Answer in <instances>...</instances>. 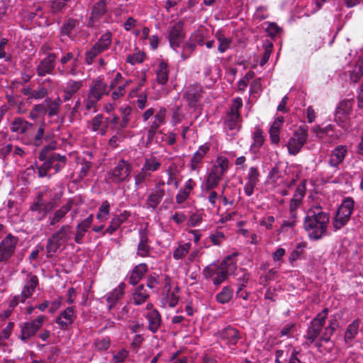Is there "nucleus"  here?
I'll use <instances>...</instances> for the list:
<instances>
[{"mask_svg":"<svg viewBox=\"0 0 363 363\" xmlns=\"http://www.w3.org/2000/svg\"><path fill=\"white\" fill-rule=\"evenodd\" d=\"M56 147L57 142L52 140L45 145L40 151L38 159L43 162V163L39 166L35 164L39 178H44L45 177L50 178L51 175L48 174V173L51 169H53L54 173L57 174L61 172L66 166L67 158L65 155H61L57 152H50L55 150Z\"/></svg>","mask_w":363,"mask_h":363,"instance_id":"nucleus-1","label":"nucleus"},{"mask_svg":"<svg viewBox=\"0 0 363 363\" xmlns=\"http://www.w3.org/2000/svg\"><path fill=\"white\" fill-rule=\"evenodd\" d=\"M330 214L323 211L319 205L313 206L307 211L303 228L311 240H318L326 235Z\"/></svg>","mask_w":363,"mask_h":363,"instance_id":"nucleus-2","label":"nucleus"},{"mask_svg":"<svg viewBox=\"0 0 363 363\" xmlns=\"http://www.w3.org/2000/svg\"><path fill=\"white\" fill-rule=\"evenodd\" d=\"M109 89H113V79L111 80L108 86L107 83L104 82V79L98 77L93 81L92 85L90 86L87 98L84 101V104L86 110H94L95 112L96 106L99 101L101 99L103 95L108 94Z\"/></svg>","mask_w":363,"mask_h":363,"instance_id":"nucleus-3","label":"nucleus"},{"mask_svg":"<svg viewBox=\"0 0 363 363\" xmlns=\"http://www.w3.org/2000/svg\"><path fill=\"white\" fill-rule=\"evenodd\" d=\"M72 234V228L67 224L62 225L59 230L55 232L47 241V257H52L62 245L67 244L71 239Z\"/></svg>","mask_w":363,"mask_h":363,"instance_id":"nucleus-4","label":"nucleus"},{"mask_svg":"<svg viewBox=\"0 0 363 363\" xmlns=\"http://www.w3.org/2000/svg\"><path fill=\"white\" fill-rule=\"evenodd\" d=\"M354 206V201L351 197H347L342 201L333 220L335 230L341 229L349 222Z\"/></svg>","mask_w":363,"mask_h":363,"instance_id":"nucleus-5","label":"nucleus"},{"mask_svg":"<svg viewBox=\"0 0 363 363\" xmlns=\"http://www.w3.org/2000/svg\"><path fill=\"white\" fill-rule=\"evenodd\" d=\"M328 313V309L325 308L311 321L310 325L304 335L307 344H312L318 337H320V332L325 324Z\"/></svg>","mask_w":363,"mask_h":363,"instance_id":"nucleus-6","label":"nucleus"},{"mask_svg":"<svg viewBox=\"0 0 363 363\" xmlns=\"http://www.w3.org/2000/svg\"><path fill=\"white\" fill-rule=\"evenodd\" d=\"M18 238L9 233L0 242V263H6L14 255Z\"/></svg>","mask_w":363,"mask_h":363,"instance_id":"nucleus-7","label":"nucleus"},{"mask_svg":"<svg viewBox=\"0 0 363 363\" xmlns=\"http://www.w3.org/2000/svg\"><path fill=\"white\" fill-rule=\"evenodd\" d=\"M45 124L42 123L40 125L35 124V128L27 133L22 140L27 145L40 147L43 145V140H48V136L45 135Z\"/></svg>","mask_w":363,"mask_h":363,"instance_id":"nucleus-8","label":"nucleus"},{"mask_svg":"<svg viewBox=\"0 0 363 363\" xmlns=\"http://www.w3.org/2000/svg\"><path fill=\"white\" fill-rule=\"evenodd\" d=\"M307 139V130L299 128L296 130L293 135L289 139L287 143L289 154L291 155H296L299 153L303 145L306 143Z\"/></svg>","mask_w":363,"mask_h":363,"instance_id":"nucleus-9","label":"nucleus"},{"mask_svg":"<svg viewBox=\"0 0 363 363\" xmlns=\"http://www.w3.org/2000/svg\"><path fill=\"white\" fill-rule=\"evenodd\" d=\"M235 255L227 256L219 264V269L216 272V277L213 279L215 285H219L228 278V274L233 272L236 268V262L234 260Z\"/></svg>","mask_w":363,"mask_h":363,"instance_id":"nucleus-10","label":"nucleus"},{"mask_svg":"<svg viewBox=\"0 0 363 363\" xmlns=\"http://www.w3.org/2000/svg\"><path fill=\"white\" fill-rule=\"evenodd\" d=\"M108 12L106 0H100L92 6L90 16L87 19V27L94 28Z\"/></svg>","mask_w":363,"mask_h":363,"instance_id":"nucleus-11","label":"nucleus"},{"mask_svg":"<svg viewBox=\"0 0 363 363\" xmlns=\"http://www.w3.org/2000/svg\"><path fill=\"white\" fill-rule=\"evenodd\" d=\"M57 54L49 52L43 58L36 67V73L38 77H43L48 74H53L56 65Z\"/></svg>","mask_w":363,"mask_h":363,"instance_id":"nucleus-12","label":"nucleus"},{"mask_svg":"<svg viewBox=\"0 0 363 363\" xmlns=\"http://www.w3.org/2000/svg\"><path fill=\"white\" fill-rule=\"evenodd\" d=\"M203 87L199 84H191L186 87L184 98L191 108H196L203 96Z\"/></svg>","mask_w":363,"mask_h":363,"instance_id":"nucleus-13","label":"nucleus"},{"mask_svg":"<svg viewBox=\"0 0 363 363\" xmlns=\"http://www.w3.org/2000/svg\"><path fill=\"white\" fill-rule=\"evenodd\" d=\"M164 184V182H159L154 188L150 189V193L145 202L147 208L155 210L160 203L165 195V191L162 187Z\"/></svg>","mask_w":363,"mask_h":363,"instance_id":"nucleus-14","label":"nucleus"},{"mask_svg":"<svg viewBox=\"0 0 363 363\" xmlns=\"http://www.w3.org/2000/svg\"><path fill=\"white\" fill-rule=\"evenodd\" d=\"M77 318L74 306H69L62 311L56 318L55 322L62 330H65L72 325Z\"/></svg>","mask_w":363,"mask_h":363,"instance_id":"nucleus-15","label":"nucleus"},{"mask_svg":"<svg viewBox=\"0 0 363 363\" xmlns=\"http://www.w3.org/2000/svg\"><path fill=\"white\" fill-rule=\"evenodd\" d=\"M94 220L93 214H90L86 218L80 221L75 227L74 242L82 245L84 242V238Z\"/></svg>","mask_w":363,"mask_h":363,"instance_id":"nucleus-16","label":"nucleus"},{"mask_svg":"<svg viewBox=\"0 0 363 363\" xmlns=\"http://www.w3.org/2000/svg\"><path fill=\"white\" fill-rule=\"evenodd\" d=\"M306 189L304 183H301L298 185L293 197L290 200L289 213L297 215L296 210L302 203L303 199L306 195Z\"/></svg>","mask_w":363,"mask_h":363,"instance_id":"nucleus-17","label":"nucleus"},{"mask_svg":"<svg viewBox=\"0 0 363 363\" xmlns=\"http://www.w3.org/2000/svg\"><path fill=\"white\" fill-rule=\"evenodd\" d=\"M35 128V124L31 123L21 117H17L13 119L10 125V130L13 133H16L26 136L27 133Z\"/></svg>","mask_w":363,"mask_h":363,"instance_id":"nucleus-18","label":"nucleus"},{"mask_svg":"<svg viewBox=\"0 0 363 363\" xmlns=\"http://www.w3.org/2000/svg\"><path fill=\"white\" fill-rule=\"evenodd\" d=\"M352 107V104L350 100H344L339 104L336 108L335 120L340 125L344 126L343 123L347 119Z\"/></svg>","mask_w":363,"mask_h":363,"instance_id":"nucleus-19","label":"nucleus"},{"mask_svg":"<svg viewBox=\"0 0 363 363\" xmlns=\"http://www.w3.org/2000/svg\"><path fill=\"white\" fill-rule=\"evenodd\" d=\"M183 26L184 22L180 21L174 25L169 30L168 38L171 47L174 49L178 48L184 39Z\"/></svg>","mask_w":363,"mask_h":363,"instance_id":"nucleus-20","label":"nucleus"},{"mask_svg":"<svg viewBox=\"0 0 363 363\" xmlns=\"http://www.w3.org/2000/svg\"><path fill=\"white\" fill-rule=\"evenodd\" d=\"M38 283V278L36 275L31 273L27 274L26 281L21 293L23 301H26L32 296Z\"/></svg>","mask_w":363,"mask_h":363,"instance_id":"nucleus-21","label":"nucleus"},{"mask_svg":"<svg viewBox=\"0 0 363 363\" xmlns=\"http://www.w3.org/2000/svg\"><path fill=\"white\" fill-rule=\"evenodd\" d=\"M347 154V147L346 145H337L330 155L329 164L334 168H338L342 164Z\"/></svg>","mask_w":363,"mask_h":363,"instance_id":"nucleus-22","label":"nucleus"},{"mask_svg":"<svg viewBox=\"0 0 363 363\" xmlns=\"http://www.w3.org/2000/svg\"><path fill=\"white\" fill-rule=\"evenodd\" d=\"M74 199H69L65 205L55 211L52 216H50L49 225L52 226L60 223L65 217L67 213L72 209Z\"/></svg>","mask_w":363,"mask_h":363,"instance_id":"nucleus-23","label":"nucleus"},{"mask_svg":"<svg viewBox=\"0 0 363 363\" xmlns=\"http://www.w3.org/2000/svg\"><path fill=\"white\" fill-rule=\"evenodd\" d=\"M220 338L229 346L235 345L240 338V332L235 328L228 327L220 333Z\"/></svg>","mask_w":363,"mask_h":363,"instance_id":"nucleus-24","label":"nucleus"},{"mask_svg":"<svg viewBox=\"0 0 363 363\" xmlns=\"http://www.w3.org/2000/svg\"><path fill=\"white\" fill-rule=\"evenodd\" d=\"M210 146L208 144L201 145L198 150L194 154L190 160V168L192 171H199V164L208 152Z\"/></svg>","mask_w":363,"mask_h":363,"instance_id":"nucleus-25","label":"nucleus"},{"mask_svg":"<svg viewBox=\"0 0 363 363\" xmlns=\"http://www.w3.org/2000/svg\"><path fill=\"white\" fill-rule=\"evenodd\" d=\"M224 174L223 172L212 167L207 175L206 182V190H211L216 187Z\"/></svg>","mask_w":363,"mask_h":363,"instance_id":"nucleus-26","label":"nucleus"},{"mask_svg":"<svg viewBox=\"0 0 363 363\" xmlns=\"http://www.w3.org/2000/svg\"><path fill=\"white\" fill-rule=\"evenodd\" d=\"M140 242L138 245V255L141 257H147L150 255V247L149 245V239L145 230H140Z\"/></svg>","mask_w":363,"mask_h":363,"instance_id":"nucleus-27","label":"nucleus"},{"mask_svg":"<svg viewBox=\"0 0 363 363\" xmlns=\"http://www.w3.org/2000/svg\"><path fill=\"white\" fill-rule=\"evenodd\" d=\"M196 186L195 182L192 179H189L184 186L176 195V201L179 204L184 203L189 197L191 191Z\"/></svg>","mask_w":363,"mask_h":363,"instance_id":"nucleus-28","label":"nucleus"},{"mask_svg":"<svg viewBox=\"0 0 363 363\" xmlns=\"http://www.w3.org/2000/svg\"><path fill=\"white\" fill-rule=\"evenodd\" d=\"M146 318L148 320L149 329L152 333L157 332L161 325V316L159 312L157 310H151L147 313Z\"/></svg>","mask_w":363,"mask_h":363,"instance_id":"nucleus-29","label":"nucleus"},{"mask_svg":"<svg viewBox=\"0 0 363 363\" xmlns=\"http://www.w3.org/2000/svg\"><path fill=\"white\" fill-rule=\"evenodd\" d=\"M130 172V166L125 160H121L117 167H115V179L118 181L124 180Z\"/></svg>","mask_w":363,"mask_h":363,"instance_id":"nucleus-30","label":"nucleus"},{"mask_svg":"<svg viewBox=\"0 0 363 363\" xmlns=\"http://www.w3.org/2000/svg\"><path fill=\"white\" fill-rule=\"evenodd\" d=\"M147 270V266L146 264H140L134 267L132 270L130 277L129 282L133 285H135L143 278V275Z\"/></svg>","mask_w":363,"mask_h":363,"instance_id":"nucleus-31","label":"nucleus"},{"mask_svg":"<svg viewBox=\"0 0 363 363\" xmlns=\"http://www.w3.org/2000/svg\"><path fill=\"white\" fill-rule=\"evenodd\" d=\"M133 302L135 305H141L149 297V293L143 285L137 286L132 294Z\"/></svg>","mask_w":363,"mask_h":363,"instance_id":"nucleus-32","label":"nucleus"},{"mask_svg":"<svg viewBox=\"0 0 363 363\" xmlns=\"http://www.w3.org/2000/svg\"><path fill=\"white\" fill-rule=\"evenodd\" d=\"M179 288L177 286L172 292L164 294L161 299V303L163 307L168 306L170 308H174L178 303L179 296L177 295Z\"/></svg>","mask_w":363,"mask_h":363,"instance_id":"nucleus-33","label":"nucleus"},{"mask_svg":"<svg viewBox=\"0 0 363 363\" xmlns=\"http://www.w3.org/2000/svg\"><path fill=\"white\" fill-rule=\"evenodd\" d=\"M43 195V192H39L36 197L35 198L34 202L30 206L29 210L33 213H35V218L37 220L40 221L43 220L45 218H41L40 216H43V208H42V196Z\"/></svg>","mask_w":363,"mask_h":363,"instance_id":"nucleus-34","label":"nucleus"},{"mask_svg":"<svg viewBox=\"0 0 363 363\" xmlns=\"http://www.w3.org/2000/svg\"><path fill=\"white\" fill-rule=\"evenodd\" d=\"M161 166V162L155 156H150L145 159V162L142 169L147 173L154 172L157 171Z\"/></svg>","mask_w":363,"mask_h":363,"instance_id":"nucleus-35","label":"nucleus"},{"mask_svg":"<svg viewBox=\"0 0 363 363\" xmlns=\"http://www.w3.org/2000/svg\"><path fill=\"white\" fill-rule=\"evenodd\" d=\"M240 113H234L228 111L225 122L230 130L238 131L240 129Z\"/></svg>","mask_w":363,"mask_h":363,"instance_id":"nucleus-36","label":"nucleus"},{"mask_svg":"<svg viewBox=\"0 0 363 363\" xmlns=\"http://www.w3.org/2000/svg\"><path fill=\"white\" fill-rule=\"evenodd\" d=\"M156 74L157 82L162 85L165 84L169 79L167 64L164 62H160L156 71Z\"/></svg>","mask_w":363,"mask_h":363,"instance_id":"nucleus-37","label":"nucleus"},{"mask_svg":"<svg viewBox=\"0 0 363 363\" xmlns=\"http://www.w3.org/2000/svg\"><path fill=\"white\" fill-rule=\"evenodd\" d=\"M360 320L355 319L347 328L345 333V340L346 342L353 340L359 332Z\"/></svg>","mask_w":363,"mask_h":363,"instance_id":"nucleus-38","label":"nucleus"},{"mask_svg":"<svg viewBox=\"0 0 363 363\" xmlns=\"http://www.w3.org/2000/svg\"><path fill=\"white\" fill-rule=\"evenodd\" d=\"M233 290L230 286H225L222 291L216 294V300L221 303L225 304L228 303L233 298Z\"/></svg>","mask_w":363,"mask_h":363,"instance_id":"nucleus-39","label":"nucleus"},{"mask_svg":"<svg viewBox=\"0 0 363 363\" xmlns=\"http://www.w3.org/2000/svg\"><path fill=\"white\" fill-rule=\"evenodd\" d=\"M78 21L73 18H69L65 21L60 28V33L62 35L69 37L72 30L78 25Z\"/></svg>","mask_w":363,"mask_h":363,"instance_id":"nucleus-40","label":"nucleus"},{"mask_svg":"<svg viewBox=\"0 0 363 363\" xmlns=\"http://www.w3.org/2000/svg\"><path fill=\"white\" fill-rule=\"evenodd\" d=\"M112 41V33L111 32H107L103 34L99 40L95 43V46H96L101 51H105L111 45Z\"/></svg>","mask_w":363,"mask_h":363,"instance_id":"nucleus-41","label":"nucleus"},{"mask_svg":"<svg viewBox=\"0 0 363 363\" xmlns=\"http://www.w3.org/2000/svg\"><path fill=\"white\" fill-rule=\"evenodd\" d=\"M35 177V169L33 165L27 167L21 174V179L24 185L30 184Z\"/></svg>","mask_w":363,"mask_h":363,"instance_id":"nucleus-42","label":"nucleus"},{"mask_svg":"<svg viewBox=\"0 0 363 363\" xmlns=\"http://www.w3.org/2000/svg\"><path fill=\"white\" fill-rule=\"evenodd\" d=\"M216 37L219 42L218 50L220 53L225 52L229 48L231 43V39L226 38L221 32L218 31L216 33Z\"/></svg>","mask_w":363,"mask_h":363,"instance_id":"nucleus-43","label":"nucleus"},{"mask_svg":"<svg viewBox=\"0 0 363 363\" xmlns=\"http://www.w3.org/2000/svg\"><path fill=\"white\" fill-rule=\"evenodd\" d=\"M252 138L253 143L251 145V149L258 150L259 147L262 146L264 141L263 131L260 128H256L255 130L253 133Z\"/></svg>","mask_w":363,"mask_h":363,"instance_id":"nucleus-44","label":"nucleus"},{"mask_svg":"<svg viewBox=\"0 0 363 363\" xmlns=\"http://www.w3.org/2000/svg\"><path fill=\"white\" fill-rule=\"evenodd\" d=\"M212 167L225 174L229 169V160L224 156H218Z\"/></svg>","mask_w":363,"mask_h":363,"instance_id":"nucleus-45","label":"nucleus"},{"mask_svg":"<svg viewBox=\"0 0 363 363\" xmlns=\"http://www.w3.org/2000/svg\"><path fill=\"white\" fill-rule=\"evenodd\" d=\"M45 101L48 105V108L47 109L48 116L52 117L57 115L59 111V102L60 101V98H57L54 101H51L50 98H47Z\"/></svg>","mask_w":363,"mask_h":363,"instance_id":"nucleus-46","label":"nucleus"},{"mask_svg":"<svg viewBox=\"0 0 363 363\" xmlns=\"http://www.w3.org/2000/svg\"><path fill=\"white\" fill-rule=\"evenodd\" d=\"M165 109L161 108L154 116V121L150 127L157 130L165 121Z\"/></svg>","mask_w":363,"mask_h":363,"instance_id":"nucleus-47","label":"nucleus"},{"mask_svg":"<svg viewBox=\"0 0 363 363\" xmlns=\"http://www.w3.org/2000/svg\"><path fill=\"white\" fill-rule=\"evenodd\" d=\"M191 244L189 242L184 243L179 245L173 253V257L175 259H179L183 258L189 251Z\"/></svg>","mask_w":363,"mask_h":363,"instance_id":"nucleus-48","label":"nucleus"},{"mask_svg":"<svg viewBox=\"0 0 363 363\" xmlns=\"http://www.w3.org/2000/svg\"><path fill=\"white\" fill-rule=\"evenodd\" d=\"M110 211V204L108 201H104L101 205L96 218L101 221L105 220L108 218Z\"/></svg>","mask_w":363,"mask_h":363,"instance_id":"nucleus-49","label":"nucleus"},{"mask_svg":"<svg viewBox=\"0 0 363 363\" xmlns=\"http://www.w3.org/2000/svg\"><path fill=\"white\" fill-rule=\"evenodd\" d=\"M101 52L96 46L94 45L89 50L85 53V62L87 65H91L94 59Z\"/></svg>","mask_w":363,"mask_h":363,"instance_id":"nucleus-50","label":"nucleus"},{"mask_svg":"<svg viewBox=\"0 0 363 363\" xmlns=\"http://www.w3.org/2000/svg\"><path fill=\"white\" fill-rule=\"evenodd\" d=\"M206 33V30H197L191 35L190 40L198 45L202 46L205 43Z\"/></svg>","mask_w":363,"mask_h":363,"instance_id":"nucleus-51","label":"nucleus"},{"mask_svg":"<svg viewBox=\"0 0 363 363\" xmlns=\"http://www.w3.org/2000/svg\"><path fill=\"white\" fill-rule=\"evenodd\" d=\"M120 111L122 115V119L120 122L119 126L120 128L123 129L125 128L129 123V115L130 113L131 109L128 106H125L124 107L121 108Z\"/></svg>","mask_w":363,"mask_h":363,"instance_id":"nucleus-52","label":"nucleus"},{"mask_svg":"<svg viewBox=\"0 0 363 363\" xmlns=\"http://www.w3.org/2000/svg\"><path fill=\"white\" fill-rule=\"evenodd\" d=\"M333 130L332 125H328L324 128L315 126L313 128V131L316 134V136L320 138H323L325 135H328L330 131Z\"/></svg>","mask_w":363,"mask_h":363,"instance_id":"nucleus-53","label":"nucleus"},{"mask_svg":"<svg viewBox=\"0 0 363 363\" xmlns=\"http://www.w3.org/2000/svg\"><path fill=\"white\" fill-rule=\"evenodd\" d=\"M82 86V81L69 80L67 83L65 89L69 91L71 94H75Z\"/></svg>","mask_w":363,"mask_h":363,"instance_id":"nucleus-54","label":"nucleus"},{"mask_svg":"<svg viewBox=\"0 0 363 363\" xmlns=\"http://www.w3.org/2000/svg\"><path fill=\"white\" fill-rule=\"evenodd\" d=\"M363 75V60L357 65L356 69L350 74V80L356 83Z\"/></svg>","mask_w":363,"mask_h":363,"instance_id":"nucleus-55","label":"nucleus"},{"mask_svg":"<svg viewBox=\"0 0 363 363\" xmlns=\"http://www.w3.org/2000/svg\"><path fill=\"white\" fill-rule=\"evenodd\" d=\"M145 57V54L144 52H137L128 56L126 62L134 65L137 63H142L144 61Z\"/></svg>","mask_w":363,"mask_h":363,"instance_id":"nucleus-56","label":"nucleus"},{"mask_svg":"<svg viewBox=\"0 0 363 363\" xmlns=\"http://www.w3.org/2000/svg\"><path fill=\"white\" fill-rule=\"evenodd\" d=\"M259 173L257 167H252L247 174V182L257 185L259 182Z\"/></svg>","mask_w":363,"mask_h":363,"instance_id":"nucleus-57","label":"nucleus"},{"mask_svg":"<svg viewBox=\"0 0 363 363\" xmlns=\"http://www.w3.org/2000/svg\"><path fill=\"white\" fill-rule=\"evenodd\" d=\"M35 333L30 328V325L28 323H25L21 328V339L23 341L28 340L29 337L34 335Z\"/></svg>","mask_w":363,"mask_h":363,"instance_id":"nucleus-58","label":"nucleus"},{"mask_svg":"<svg viewBox=\"0 0 363 363\" xmlns=\"http://www.w3.org/2000/svg\"><path fill=\"white\" fill-rule=\"evenodd\" d=\"M91 167L92 163L91 162L86 160H82L81 163V168L79 172V177L80 179H82L87 176L88 172H89Z\"/></svg>","mask_w":363,"mask_h":363,"instance_id":"nucleus-59","label":"nucleus"},{"mask_svg":"<svg viewBox=\"0 0 363 363\" xmlns=\"http://www.w3.org/2000/svg\"><path fill=\"white\" fill-rule=\"evenodd\" d=\"M67 2L61 0H52L51 1V12L56 14L62 11L66 7Z\"/></svg>","mask_w":363,"mask_h":363,"instance_id":"nucleus-60","label":"nucleus"},{"mask_svg":"<svg viewBox=\"0 0 363 363\" xmlns=\"http://www.w3.org/2000/svg\"><path fill=\"white\" fill-rule=\"evenodd\" d=\"M184 118V114L182 113L181 107L177 106L173 111L172 116V123L173 125L181 123Z\"/></svg>","mask_w":363,"mask_h":363,"instance_id":"nucleus-61","label":"nucleus"},{"mask_svg":"<svg viewBox=\"0 0 363 363\" xmlns=\"http://www.w3.org/2000/svg\"><path fill=\"white\" fill-rule=\"evenodd\" d=\"M298 216L296 214L289 213V218L287 220H284L282 223L281 224V228L284 229V228H293L294 227L298 221Z\"/></svg>","mask_w":363,"mask_h":363,"instance_id":"nucleus-62","label":"nucleus"},{"mask_svg":"<svg viewBox=\"0 0 363 363\" xmlns=\"http://www.w3.org/2000/svg\"><path fill=\"white\" fill-rule=\"evenodd\" d=\"M219 269V265L211 264L206 267L203 271L205 278L210 279L213 275H216V272Z\"/></svg>","mask_w":363,"mask_h":363,"instance_id":"nucleus-63","label":"nucleus"},{"mask_svg":"<svg viewBox=\"0 0 363 363\" xmlns=\"http://www.w3.org/2000/svg\"><path fill=\"white\" fill-rule=\"evenodd\" d=\"M46 317L45 315H40L35 320L31 322H28V323L30 325V328L36 333L43 325Z\"/></svg>","mask_w":363,"mask_h":363,"instance_id":"nucleus-64","label":"nucleus"}]
</instances>
